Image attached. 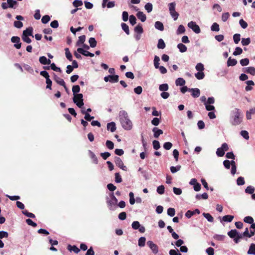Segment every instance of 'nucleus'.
Masks as SVG:
<instances>
[{
	"label": "nucleus",
	"instance_id": "obj_1",
	"mask_svg": "<svg viewBox=\"0 0 255 255\" xmlns=\"http://www.w3.org/2000/svg\"><path fill=\"white\" fill-rule=\"evenodd\" d=\"M120 121L122 127L126 130H130L132 128V122L129 119L128 113L122 110L119 112Z\"/></svg>",
	"mask_w": 255,
	"mask_h": 255
},
{
	"label": "nucleus",
	"instance_id": "obj_2",
	"mask_svg": "<svg viewBox=\"0 0 255 255\" xmlns=\"http://www.w3.org/2000/svg\"><path fill=\"white\" fill-rule=\"evenodd\" d=\"M244 115L242 111L238 108H235L232 111L230 123L233 126L239 125L243 122Z\"/></svg>",
	"mask_w": 255,
	"mask_h": 255
},
{
	"label": "nucleus",
	"instance_id": "obj_3",
	"mask_svg": "<svg viewBox=\"0 0 255 255\" xmlns=\"http://www.w3.org/2000/svg\"><path fill=\"white\" fill-rule=\"evenodd\" d=\"M111 199L107 198V203L109 210H115L117 208L118 199L115 196L113 193L110 194Z\"/></svg>",
	"mask_w": 255,
	"mask_h": 255
},
{
	"label": "nucleus",
	"instance_id": "obj_4",
	"mask_svg": "<svg viewBox=\"0 0 255 255\" xmlns=\"http://www.w3.org/2000/svg\"><path fill=\"white\" fill-rule=\"evenodd\" d=\"M175 2H172L168 4L170 14L174 20H177L179 15V13L175 10Z\"/></svg>",
	"mask_w": 255,
	"mask_h": 255
},
{
	"label": "nucleus",
	"instance_id": "obj_5",
	"mask_svg": "<svg viewBox=\"0 0 255 255\" xmlns=\"http://www.w3.org/2000/svg\"><path fill=\"white\" fill-rule=\"evenodd\" d=\"M223 164L227 169H229L232 166L231 173L234 175L236 172V165L235 160H224Z\"/></svg>",
	"mask_w": 255,
	"mask_h": 255
},
{
	"label": "nucleus",
	"instance_id": "obj_6",
	"mask_svg": "<svg viewBox=\"0 0 255 255\" xmlns=\"http://www.w3.org/2000/svg\"><path fill=\"white\" fill-rule=\"evenodd\" d=\"M73 102L78 107L81 108L84 105L82 94H76L74 95Z\"/></svg>",
	"mask_w": 255,
	"mask_h": 255
},
{
	"label": "nucleus",
	"instance_id": "obj_7",
	"mask_svg": "<svg viewBox=\"0 0 255 255\" xmlns=\"http://www.w3.org/2000/svg\"><path fill=\"white\" fill-rule=\"evenodd\" d=\"M229 150V146L227 143H224L221 147L217 149L216 154L219 157H222L225 154V151Z\"/></svg>",
	"mask_w": 255,
	"mask_h": 255
},
{
	"label": "nucleus",
	"instance_id": "obj_8",
	"mask_svg": "<svg viewBox=\"0 0 255 255\" xmlns=\"http://www.w3.org/2000/svg\"><path fill=\"white\" fill-rule=\"evenodd\" d=\"M132 228L134 230H138L139 232L143 233L145 231V228L141 226L138 221H133L131 224Z\"/></svg>",
	"mask_w": 255,
	"mask_h": 255
},
{
	"label": "nucleus",
	"instance_id": "obj_9",
	"mask_svg": "<svg viewBox=\"0 0 255 255\" xmlns=\"http://www.w3.org/2000/svg\"><path fill=\"white\" fill-rule=\"evenodd\" d=\"M188 26L189 28H191L192 30L196 33L198 34L201 32L199 26L194 21H192L189 22Z\"/></svg>",
	"mask_w": 255,
	"mask_h": 255
},
{
	"label": "nucleus",
	"instance_id": "obj_10",
	"mask_svg": "<svg viewBox=\"0 0 255 255\" xmlns=\"http://www.w3.org/2000/svg\"><path fill=\"white\" fill-rule=\"evenodd\" d=\"M147 246L149 247V248L152 251V252L154 254H156L158 252V246L154 244L152 241H148L147 242Z\"/></svg>",
	"mask_w": 255,
	"mask_h": 255
},
{
	"label": "nucleus",
	"instance_id": "obj_11",
	"mask_svg": "<svg viewBox=\"0 0 255 255\" xmlns=\"http://www.w3.org/2000/svg\"><path fill=\"white\" fill-rule=\"evenodd\" d=\"M77 51L79 53H80V54H82V55H84L85 56H89V57H93L94 56V54L93 53H91V52H89L88 51H86V50H84L82 48H78L77 49Z\"/></svg>",
	"mask_w": 255,
	"mask_h": 255
},
{
	"label": "nucleus",
	"instance_id": "obj_12",
	"mask_svg": "<svg viewBox=\"0 0 255 255\" xmlns=\"http://www.w3.org/2000/svg\"><path fill=\"white\" fill-rule=\"evenodd\" d=\"M189 91L192 92L191 95L194 98H198L200 96V91L198 88L189 89Z\"/></svg>",
	"mask_w": 255,
	"mask_h": 255
},
{
	"label": "nucleus",
	"instance_id": "obj_13",
	"mask_svg": "<svg viewBox=\"0 0 255 255\" xmlns=\"http://www.w3.org/2000/svg\"><path fill=\"white\" fill-rule=\"evenodd\" d=\"M200 213V211L199 209H196L194 211L188 210L185 213V216L188 218H190L192 216H193L195 214H199Z\"/></svg>",
	"mask_w": 255,
	"mask_h": 255
},
{
	"label": "nucleus",
	"instance_id": "obj_14",
	"mask_svg": "<svg viewBox=\"0 0 255 255\" xmlns=\"http://www.w3.org/2000/svg\"><path fill=\"white\" fill-rule=\"evenodd\" d=\"M234 218V216L233 215H226L223 217L222 219H221L220 222L221 223H223V222H231L233 219Z\"/></svg>",
	"mask_w": 255,
	"mask_h": 255
},
{
	"label": "nucleus",
	"instance_id": "obj_15",
	"mask_svg": "<svg viewBox=\"0 0 255 255\" xmlns=\"http://www.w3.org/2000/svg\"><path fill=\"white\" fill-rule=\"evenodd\" d=\"M39 62L43 65L50 64L51 61L50 59H47L46 57L42 56L39 57Z\"/></svg>",
	"mask_w": 255,
	"mask_h": 255
},
{
	"label": "nucleus",
	"instance_id": "obj_16",
	"mask_svg": "<svg viewBox=\"0 0 255 255\" xmlns=\"http://www.w3.org/2000/svg\"><path fill=\"white\" fill-rule=\"evenodd\" d=\"M152 131L154 132V137L156 138H158L160 134H163V130L157 128H154L152 129Z\"/></svg>",
	"mask_w": 255,
	"mask_h": 255
},
{
	"label": "nucleus",
	"instance_id": "obj_17",
	"mask_svg": "<svg viewBox=\"0 0 255 255\" xmlns=\"http://www.w3.org/2000/svg\"><path fill=\"white\" fill-rule=\"evenodd\" d=\"M32 34L33 28L32 27H29L23 31L22 35H25L27 36H32V37H33Z\"/></svg>",
	"mask_w": 255,
	"mask_h": 255
},
{
	"label": "nucleus",
	"instance_id": "obj_18",
	"mask_svg": "<svg viewBox=\"0 0 255 255\" xmlns=\"http://www.w3.org/2000/svg\"><path fill=\"white\" fill-rule=\"evenodd\" d=\"M107 129L113 132L116 130V124L114 122H111L107 124Z\"/></svg>",
	"mask_w": 255,
	"mask_h": 255
},
{
	"label": "nucleus",
	"instance_id": "obj_19",
	"mask_svg": "<svg viewBox=\"0 0 255 255\" xmlns=\"http://www.w3.org/2000/svg\"><path fill=\"white\" fill-rule=\"evenodd\" d=\"M54 80L59 85L62 86L64 85L65 82L63 79L58 77L55 73H53Z\"/></svg>",
	"mask_w": 255,
	"mask_h": 255
},
{
	"label": "nucleus",
	"instance_id": "obj_20",
	"mask_svg": "<svg viewBox=\"0 0 255 255\" xmlns=\"http://www.w3.org/2000/svg\"><path fill=\"white\" fill-rule=\"evenodd\" d=\"M244 71L247 73L250 74L253 76L255 75V68L254 67H249L245 69Z\"/></svg>",
	"mask_w": 255,
	"mask_h": 255
},
{
	"label": "nucleus",
	"instance_id": "obj_21",
	"mask_svg": "<svg viewBox=\"0 0 255 255\" xmlns=\"http://www.w3.org/2000/svg\"><path fill=\"white\" fill-rule=\"evenodd\" d=\"M136 16L142 22H144L146 19L145 14L142 11H138L136 14Z\"/></svg>",
	"mask_w": 255,
	"mask_h": 255
},
{
	"label": "nucleus",
	"instance_id": "obj_22",
	"mask_svg": "<svg viewBox=\"0 0 255 255\" xmlns=\"http://www.w3.org/2000/svg\"><path fill=\"white\" fill-rule=\"evenodd\" d=\"M67 249L70 252H74L75 253L77 254L80 252V249L76 246H71L69 245L67 247Z\"/></svg>",
	"mask_w": 255,
	"mask_h": 255
},
{
	"label": "nucleus",
	"instance_id": "obj_23",
	"mask_svg": "<svg viewBox=\"0 0 255 255\" xmlns=\"http://www.w3.org/2000/svg\"><path fill=\"white\" fill-rule=\"evenodd\" d=\"M154 26L156 29L160 31H163L164 30L163 24L161 22L159 21H157L155 22Z\"/></svg>",
	"mask_w": 255,
	"mask_h": 255
},
{
	"label": "nucleus",
	"instance_id": "obj_24",
	"mask_svg": "<svg viewBox=\"0 0 255 255\" xmlns=\"http://www.w3.org/2000/svg\"><path fill=\"white\" fill-rule=\"evenodd\" d=\"M237 63V61L235 59H232L231 57L229 58L227 61L228 66H234Z\"/></svg>",
	"mask_w": 255,
	"mask_h": 255
},
{
	"label": "nucleus",
	"instance_id": "obj_25",
	"mask_svg": "<svg viewBox=\"0 0 255 255\" xmlns=\"http://www.w3.org/2000/svg\"><path fill=\"white\" fill-rule=\"evenodd\" d=\"M109 77H110L109 82L112 83L117 82L119 81V76L117 75H109Z\"/></svg>",
	"mask_w": 255,
	"mask_h": 255
},
{
	"label": "nucleus",
	"instance_id": "obj_26",
	"mask_svg": "<svg viewBox=\"0 0 255 255\" xmlns=\"http://www.w3.org/2000/svg\"><path fill=\"white\" fill-rule=\"evenodd\" d=\"M248 254L255 255V244H251L249 249L248 251Z\"/></svg>",
	"mask_w": 255,
	"mask_h": 255
},
{
	"label": "nucleus",
	"instance_id": "obj_27",
	"mask_svg": "<svg viewBox=\"0 0 255 255\" xmlns=\"http://www.w3.org/2000/svg\"><path fill=\"white\" fill-rule=\"evenodd\" d=\"M228 235L231 238H234L236 237H237V235H238V231L234 229V230H231L230 231H229L228 233Z\"/></svg>",
	"mask_w": 255,
	"mask_h": 255
},
{
	"label": "nucleus",
	"instance_id": "obj_28",
	"mask_svg": "<svg viewBox=\"0 0 255 255\" xmlns=\"http://www.w3.org/2000/svg\"><path fill=\"white\" fill-rule=\"evenodd\" d=\"M176 86H183L185 84V81L182 78H178L175 81Z\"/></svg>",
	"mask_w": 255,
	"mask_h": 255
},
{
	"label": "nucleus",
	"instance_id": "obj_29",
	"mask_svg": "<svg viewBox=\"0 0 255 255\" xmlns=\"http://www.w3.org/2000/svg\"><path fill=\"white\" fill-rule=\"evenodd\" d=\"M134 31L135 32L138 33L139 34L142 33L143 32V30L142 26L140 24H138L137 26H136L134 27Z\"/></svg>",
	"mask_w": 255,
	"mask_h": 255
},
{
	"label": "nucleus",
	"instance_id": "obj_30",
	"mask_svg": "<svg viewBox=\"0 0 255 255\" xmlns=\"http://www.w3.org/2000/svg\"><path fill=\"white\" fill-rule=\"evenodd\" d=\"M177 47L182 53L185 52L187 51V47L182 43L178 44L177 45Z\"/></svg>",
	"mask_w": 255,
	"mask_h": 255
},
{
	"label": "nucleus",
	"instance_id": "obj_31",
	"mask_svg": "<svg viewBox=\"0 0 255 255\" xmlns=\"http://www.w3.org/2000/svg\"><path fill=\"white\" fill-rule=\"evenodd\" d=\"M165 47V44L162 39H159L158 41L157 48L158 49H164Z\"/></svg>",
	"mask_w": 255,
	"mask_h": 255
},
{
	"label": "nucleus",
	"instance_id": "obj_32",
	"mask_svg": "<svg viewBox=\"0 0 255 255\" xmlns=\"http://www.w3.org/2000/svg\"><path fill=\"white\" fill-rule=\"evenodd\" d=\"M203 216L210 222L214 221L213 217L209 213H203Z\"/></svg>",
	"mask_w": 255,
	"mask_h": 255
},
{
	"label": "nucleus",
	"instance_id": "obj_33",
	"mask_svg": "<svg viewBox=\"0 0 255 255\" xmlns=\"http://www.w3.org/2000/svg\"><path fill=\"white\" fill-rule=\"evenodd\" d=\"M121 26L123 30L126 32V33L128 35H129V30L128 26L125 23H122Z\"/></svg>",
	"mask_w": 255,
	"mask_h": 255
},
{
	"label": "nucleus",
	"instance_id": "obj_34",
	"mask_svg": "<svg viewBox=\"0 0 255 255\" xmlns=\"http://www.w3.org/2000/svg\"><path fill=\"white\" fill-rule=\"evenodd\" d=\"M89 43L91 47H95L97 45V41L93 37H91L89 39Z\"/></svg>",
	"mask_w": 255,
	"mask_h": 255
},
{
	"label": "nucleus",
	"instance_id": "obj_35",
	"mask_svg": "<svg viewBox=\"0 0 255 255\" xmlns=\"http://www.w3.org/2000/svg\"><path fill=\"white\" fill-rule=\"evenodd\" d=\"M255 190V189L253 186H249L245 189V192L248 194H253Z\"/></svg>",
	"mask_w": 255,
	"mask_h": 255
},
{
	"label": "nucleus",
	"instance_id": "obj_36",
	"mask_svg": "<svg viewBox=\"0 0 255 255\" xmlns=\"http://www.w3.org/2000/svg\"><path fill=\"white\" fill-rule=\"evenodd\" d=\"M169 87L167 84H162L159 85V90L160 91L165 92L168 90Z\"/></svg>",
	"mask_w": 255,
	"mask_h": 255
},
{
	"label": "nucleus",
	"instance_id": "obj_37",
	"mask_svg": "<svg viewBox=\"0 0 255 255\" xmlns=\"http://www.w3.org/2000/svg\"><path fill=\"white\" fill-rule=\"evenodd\" d=\"M146 239L145 237H141L138 240V245L139 247H142L145 246Z\"/></svg>",
	"mask_w": 255,
	"mask_h": 255
},
{
	"label": "nucleus",
	"instance_id": "obj_38",
	"mask_svg": "<svg viewBox=\"0 0 255 255\" xmlns=\"http://www.w3.org/2000/svg\"><path fill=\"white\" fill-rule=\"evenodd\" d=\"M65 55L66 58L70 61L72 60V56L71 53H70L69 49L68 48H66L65 49Z\"/></svg>",
	"mask_w": 255,
	"mask_h": 255
},
{
	"label": "nucleus",
	"instance_id": "obj_39",
	"mask_svg": "<svg viewBox=\"0 0 255 255\" xmlns=\"http://www.w3.org/2000/svg\"><path fill=\"white\" fill-rule=\"evenodd\" d=\"M22 213L23 214L25 215L26 216L31 218H34L35 217L34 214H33L32 213L28 212L27 210H24L22 211Z\"/></svg>",
	"mask_w": 255,
	"mask_h": 255
},
{
	"label": "nucleus",
	"instance_id": "obj_40",
	"mask_svg": "<svg viewBox=\"0 0 255 255\" xmlns=\"http://www.w3.org/2000/svg\"><path fill=\"white\" fill-rule=\"evenodd\" d=\"M241 65L242 66H247L249 64L250 60L248 58H246L244 59H242L240 61Z\"/></svg>",
	"mask_w": 255,
	"mask_h": 255
},
{
	"label": "nucleus",
	"instance_id": "obj_41",
	"mask_svg": "<svg viewBox=\"0 0 255 255\" xmlns=\"http://www.w3.org/2000/svg\"><path fill=\"white\" fill-rule=\"evenodd\" d=\"M167 215L170 217H173L175 214V210L173 208H169L167 209Z\"/></svg>",
	"mask_w": 255,
	"mask_h": 255
},
{
	"label": "nucleus",
	"instance_id": "obj_42",
	"mask_svg": "<svg viewBox=\"0 0 255 255\" xmlns=\"http://www.w3.org/2000/svg\"><path fill=\"white\" fill-rule=\"evenodd\" d=\"M243 53L242 49L240 47H237L235 50L233 52V55L235 56L239 55Z\"/></svg>",
	"mask_w": 255,
	"mask_h": 255
},
{
	"label": "nucleus",
	"instance_id": "obj_43",
	"mask_svg": "<svg viewBox=\"0 0 255 255\" xmlns=\"http://www.w3.org/2000/svg\"><path fill=\"white\" fill-rule=\"evenodd\" d=\"M160 61L159 57L157 56H155L154 58V65L156 69H157L159 66V61Z\"/></svg>",
	"mask_w": 255,
	"mask_h": 255
},
{
	"label": "nucleus",
	"instance_id": "obj_44",
	"mask_svg": "<svg viewBox=\"0 0 255 255\" xmlns=\"http://www.w3.org/2000/svg\"><path fill=\"white\" fill-rule=\"evenodd\" d=\"M196 78L198 80L203 79L205 77V74L203 72H198L195 75Z\"/></svg>",
	"mask_w": 255,
	"mask_h": 255
},
{
	"label": "nucleus",
	"instance_id": "obj_45",
	"mask_svg": "<svg viewBox=\"0 0 255 255\" xmlns=\"http://www.w3.org/2000/svg\"><path fill=\"white\" fill-rule=\"evenodd\" d=\"M211 29L213 31H218L220 30L219 25L216 23H214L211 26Z\"/></svg>",
	"mask_w": 255,
	"mask_h": 255
},
{
	"label": "nucleus",
	"instance_id": "obj_46",
	"mask_svg": "<svg viewBox=\"0 0 255 255\" xmlns=\"http://www.w3.org/2000/svg\"><path fill=\"white\" fill-rule=\"evenodd\" d=\"M244 221L245 223L251 224L254 223V219L251 216H247L244 218Z\"/></svg>",
	"mask_w": 255,
	"mask_h": 255
},
{
	"label": "nucleus",
	"instance_id": "obj_47",
	"mask_svg": "<svg viewBox=\"0 0 255 255\" xmlns=\"http://www.w3.org/2000/svg\"><path fill=\"white\" fill-rule=\"evenodd\" d=\"M181 168L180 165H177L176 166H171L170 171L172 173H175L178 171L180 170Z\"/></svg>",
	"mask_w": 255,
	"mask_h": 255
},
{
	"label": "nucleus",
	"instance_id": "obj_48",
	"mask_svg": "<svg viewBox=\"0 0 255 255\" xmlns=\"http://www.w3.org/2000/svg\"><path fill=\"white\" fill-rule=\"evenodd\" d=\"M86 39L85 35H82L79 37V39L77 42V45H79L80 44H83Z\"/></svg>",
	"mask_w": 255,
	"mask_h": 255
},
{
	"label": "nucleus",
	"instance_id": "obj_49",
	"mask_svg": "<svg viewBox=\"0 0 255 255\" xmlns=\"http://www.w3.org/2000/svg\"><path fill=\"white\" fill-rule=\"evenodd\" d=\"M129 203L131 205H133L135 202V199L134 198V194L132 192H130L129 193Z\"/></svg>",
	"mask_w": 255,
	"mask_h": 255
},
{
	"label": "nucleus",
	"instance_id": "obj_50",
	"mask_svg": "<svg viewBox=\"0 0 255 255\" xmlns=\"http://www.w3.org/2000/svg\"><path fill=\"white\" fill-rule=\"evenodd\" d=\"M241 43L243 46L248 45L251 43V39L250 38H242Z\"/></svg>",
	"mask_w": 255,
	"mask_h": 255
},
{
	"label": "nucleus",
	"instance_id": "obj_51",
	"mask_svg": "<svg viewBox=\"0 0 255 255\" xmlns=\"http://www.w3.org/2000/svg\"><path fill=\"white\" fill-rule=\"evenodd\" d=\"M145 9L148 12H150L152 10V4L150 2L147 3L144 6Z\"/></svg>",
	"mask_w": 255,
	"mask_h": 255
},
{
	"label": "nucleus",
	"instance_id": "obj_52",
	"mask_svg": "<svg viewBox=\"0 0 255 255\" xmlns=\"http://www.w3.org/2000/svg\"><path fill=\"white\" fill-rule=\"evenodd\" d=\"M117 162H116V163L121 169L125 171H126L127 170V167L124 165L122 160H117Z\"/></svg>",
	"mask_w": 255,
	"mask_h": 255
},
{
	"label": "nucleus",
	"instance_id": "obj_53",
	"mask_svg": "<svg viewBox=\"0 0 255 255\" xmlns=\"http://www.w3.org/2000/svg\"><path fill=\"white\" fill-rule=\"evenodd\" d=\"M195 68L199 72H202L204 70V65L201 63H198Z\"/></svg>",
	"mask_w": 255,
	"mask_h": 255
},
{
	"label": "nucleus",
	"instance_id": "obj_54",
	"mask_svg": "<svg viewBox=\"0 0 255 255\" xmlns=\"http://www.w3.org/2000/svg\"><path fill=\"white\" fill-rule=\"evenodd\" d=\"M80 88L79 85H75L72 87V92L73 93L74 95H76L78 93L80 92Z\"/></svg>",
	"mask_w": 255,
	"mask_h": 255
},
{
	"label": "nucleus",
	"instance_id": "obj_55",
	"mask_svg": "<svg viewBox=\"0 0 255 255\" xmlns=\"http://www.w3.org/2000/svg\"><path fill=\"white\" fill-rule=\"evenodd\" d=\"M240 37H241V35L240 34L236 33L234 35L233 39H234V42L236 44H238L239 42V41H240Z\"/></svg>",
	"mask_w": 255,
	"mask_h": 255
},
{
	"label": "nucleus",
	"instance_id": "obj_56",
	"mask_svg": "<svg viewBox=\"0 0 255 255\" xmlns=\"http://www.w3.org/2000/svg\"><path fill=\"white\" fill-rule=\"evenodd\" d=\"M50 19V16L48 15H45L42 17L41 19V21L43 23L46 24L49 22Z\"/></svg>",
	"mask_w": 255,
	"mask_h": 255
},
{
	"label": "nucleus",
	"instance_id": "obj_57",
	"mask_svg": "<svg viewBox=\"0 0 255 255\" xmlns=\"http://www.w3.org/2000/svg\"><path fill=\"white\" fill-rule=\"evenodd\" d=\"M214 239L218 241H223L225 238L224 235L216 234L213 237Z\"/></svg>",
	"mask_w": 255,
	"mask_h": 255
},
{
	"label": "nucleus",
	"instance_id": "obj_58",
	"mask_svg": "<svg viewBox=\"0 0 255 255\" xmlns=\"http://www.w3.org/2000/svg\"><path fill=\"white\" fill-rule=\"evenodd\" d=\"M240 133L241 135L246 139H249V133L247 130H242Z\"/></svg>",
	"mask_w": 255,
	"mask_h": 255
},
{
	"label": "nucleus",
	"instance_id": "obj_59",
	"mask_svg": "<svg viewBox=\"0 0 255 255\" xmlns=\"http://www.w3.org/2000/svg\"><path fill=\"white\" fill-rule=\"evenodd\" d=\"M106 145L107 147L110 149H112L114 148V143L111 141V140H107L106 143Z\"/></svg>",
	"mask_w": 255,
	"mask_h": 255
},
{
	"label": "nucleus",
	"instance_id": "obj_60",
	"mask_svg": "<svg viewBox=\"0 0 255 255\" xmlns=\"http://www.w3.org/2000/svg\"><path fill=\"white\" fill-rule=\"evenodd\" d=\"M237 183L239 186L243 185L245 184L244 178L243 177H239L237 180Z\"/></svg>",
	"mask_w": 255,
	"mask_h": 255
},
{
	"label": "nucleus",
	"instance_id": "obj_61",
	"mask_svg": "<svg viewBox=\"0 0 255 255\" xmlns=\"http://www.w3.org/2000/svg\"><path fill=\"white\" fill-rule=\"evenodd\" d=\"M21 38L24 42L27 43H30L31 42V39L29 36H27L26 35H22Z\"/></svg>",
	"mask_w": 255,
	"mask_h": 255
},
{
	"label": "nucleus",
	"instance_id": "obj_62",
	"mask_svg": "<svg viewBox=\"0 0 255 255\" xmlns=\"http://www.w3.org/2000/svg\"><path fill=\"white\" fill-rule=\"evenodd\" d=\"M129 22L132 25H134L136 22V19L133 15L129 16Z\"/></svg>",
	"mask_w": 255,
	"mask_h": 255
},
{
	"label": "nucleus",
	"instance_id": "obj_63",
	"mask_svg": "<svg viewBox=\"0 0 255 255\" xmlns=\"http://www.w3.org/2000/svg\"><path fill=\"white\" fill-rule=\"evenodd\" d=\"M164 187L163 185H160L157 188V192L158 194L162 195L164 193Z\"/></svg>",
	"mask_w": 255,
	"mask_h": 255
},
{
	"label": "nucleus",
	"instance_id": "obj_64",
	"mask_svg": "<svg viewBox=\"0 0 255 255\" xmlns=\"http://www.w3.org/2000/svg\"><path fill=\"white\" fill-rule=\"evenodd\" d=\"M239 23L241 26L244 29L246 28L248 26V23L243 19L240 20Z\"/></svg>",
	"mask_w": 255,
	"mask_h": 255
}]
</instances>
